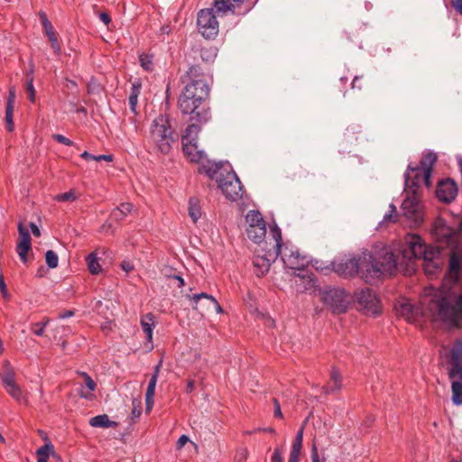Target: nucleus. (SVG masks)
<instances>
[{
	"label": "nucleus",
	"mask_w": 462,
	"mask_h": 462,
	"mask_svg": "<svg viewBox=\"0 0 462 462\" xmlns=\"http://www.w3.org/2000/svg\"><path fill=\"white\" fill-rule=\"evenodd\" d=\"M460 230L447 225L445 219L438 217L433 224L432 234L441 247H451L447 278L453 283L459 282L462 276V250L457 248V241L462 236ZM429 310L441 322L453 328H462V291L435 294L429 303Z\"/></svg>",
	"instance_id": "f257e3e1"
},
{
	"label": "nucleus",
	"mask_w": 462,
	"mask_h": 462,
	"mask_svg": "<svg viewBox=\"0 0 462 462\" xmlns=\"http://www.w3.org/2000/svg\"><path fill=\"white\" fill-rule=\"evenodd\" d=\"M205 78L198 65L189 68L182 79L186 86L178 100L181 113L189 115L190 120L197 122L189 125L181 135L183 153L194 162H200L204 157V152L198 150V136L201 130L200 125L210 119L209 108L204 105L210 90Z\"/></svg>",
	"instance_id": "f03ea898"
},
{
	"label": "nucleus",
	"mask_w": 462,
	"mask_h": 462,
	"mask_svg": "<svg viewBox=\"0 0 462 462\" xmlns=\"http://www.w3.org/2000/svg\"><path fill=\"white\" fill-rule=\"evenodd\" d=\"M179 134L168 114H159L151 123L145 143L150 153L169 155L173 144L179 141Z\"/></svg>",
	"instance_id": "7ed1b4c3"
},
{
	"label": "nucleus",
	"mask_w": 462,
	"mask_h": 462,
	"mask_svg": "<svg viewBox=\"0 0 462 462\" xmlns=\"http://www.w3.org/2000/svg\"><path fill=\"white\" fill-rule=\"evenodd\" d=\"M199 172L216 180L217 187L228 200L237 201L243 198V185L229 162L208 161L199 167Z\"/></svg>",
	"instance_id": "20e7f679"
},
{
	"label": "nucleus",
	"mask_w": 462,
	"mask_h": 462,
	"mask_svg": "<svg viewBox=\"0 0 462 462\" xmlns=\"http://www.w3.org/2000/svg\"><path fill=\"white\" fill-rule=\"evenodd\" d=\"M451 383L452 402L462 404V338L456 339L444 355Z\"/></svg>",
	"instance_id": "39448f33"
},
{
	"label": "nucleus",
	"mask_w": 462,
	"mask_h": 462,
	"mask_svg": "<svg viewBox=\"0 0 462 462\" xmlns=\"http://www.w3.org/2000/svg\"><path fill=\"white\" fill-rule=\"evenodd\" d=\"M365 266V282L374 283L385 274H393L396 273L397 264L393 253L385 252L378 259L374 258L370 253V258L364 263Z\"/></svg>",
	"instance_id": "423d86ee"
},
{
	"label": "nucleus",
	"mask_w": 462,
	"mask_h": 462,
	"mask_svg": "<svg viewBox=\"0 0 462 462\" xmlns=\"http://www.w3.org/2000/svg\"><path fill=\"white\" fill-rule=\"evenodd\" d=\"M369 258L370 253L365 252L352 257H343L331 263L332 270L343 278H353L361 272L362 278L365 280V266H364V263Z\"/></svg>",
	"instance_id": "0eeeda50"
},
{
	"label": "nucleus",
	"mask_w": 462,
	"mask_h": 462,
	"mask_svg": "<svg viewBox=\"0 0 462 462\" xmlns=\"http://www.w3.org/2000/svg\"><path fill=\"white\" fill-rule=\"evenodd\" d=\"M228 12H218L214 5L210 8L201 9L197 15L199 32L207 40L215 39L219 32L217 17L225 16Z\"/></svg>",
	"instance_id": "6e6552de"
},
{
	"label": "nucleus",
	"mask_w": 462,
	"mask_h": 462,
	"mask_svg": "<svg viewBox=\"0 0 462 462\" xmlns=\"http://www.w3.org/2000/svg\"><path fill=\"white\" fill-rule=\"evenodd\" d=\"M408 196L403 199L401 210L402 215L412 225H420L423 222L424 212L420 201V193L412 191L407 193Z\"/></svg>",
	"instance_id": "1a4fd4ad"
},
{
	"label": "nucleus",
	"mask_w": 462,
	"mask_h": 462,
	"mask_svg": "<svg viewBox=\"0 0 462 462\" xmlns=\"http://www.w3.org/2000/svg\"><path fill=\"white\" fill-rule=\"evenodd\" d=\"M322 302L334 313H345L348 308L346 291L338 288H329L321 293Z\"/></svg>",
	"instance_id": "9d476101"
},
{
	"label": "nucleus",
	"mask_w": 462,
	"mask_h": 462,
	"mask_svg": "<svg viewBox=\"0 0 462 462\" xmlns=\"http://www.w3.org/2000/svg\"><path fill=\"white\" fill-rule=\"evenodd\" d=\"M356 301L365 314L378 315L381 312L380 300L375 291L370 288H364L356 292Z\"/></svg>",
	"instance_id": "9b49d317"
},
{
	"label": "nucleus",
	"mask_w": 462,
	"mask_h": 462,
	"mask_svg": "<svg viewBox=\"0 0 462 462\" xmlns=\"http://www.w3.org/2000/svg\"><path fill=\"white\" fill-rule=\"evenodd\" d=\"M280 255L284 265L292 270H304L310 263L309 257L293 246L285 245Z\"/></svg>",
	"instance_id": "f8f14e48"
},
{
	"label": "nucleus",
	"mask_w": 462,
	"mask_h": 462,
	"mask_svg": "<svg viewBox=\"0 0 462 462\" xmlns=\"http://www.w3.org/2000/svg\"><path fill=\"white\" fill-rule=\"evenodd\" d=\"M217 55V49L214 46H205L200 49H192L190 52L186 56L188 63L190 64L189 68L194 65H198L200 70L205 74L207 83L208 76L205 71L201 69L199 63H198V58L207 64H211Z\"/></svg>",
	"instance_id": "ddd939ff"
},
{
	"label": "nucleus",
	"mask_w": 462,
	"mask_h": 462,
	"mask_svg": "<svg viewBox=\"0 0 462 462\" xmlns=\"http://www.w3.org/2000/svg\"><path fill=\"white\" fill-rule=\"evenodd\" d=\"M19 241L16 245V252L23 263L28 262V253L32 251V238L29 230L23 222L18 223Z\"/></svg>",
	"instance_id": "4468645a"
},
{
	"label": "nucleus",
	"mask_w": 462,
	"mask_h": 462,
	"mask_svg": "<svg viewBox=\"0 0 462 462\" xmlns=\"http://www.w3.org/2000/svg\"><path fill=\"white\" fill-rule=\"evenodd\" d=\"M404 179L407 193H412V191L420 193V189L422 184V169L420 163L416 166L410 163L404 173Z\"/></svg>",
	"instance_id": "2eb2a0df"
},
{
	"label": "nucleus",
	"mask_w": 462,
	"mask_h": 462,
	"mask_svg": "<svg viewBox=\"0 0 462 462\" xmlns=\"http://www.w3.org/2000/svg\"><path fill=\"white\" fill-rule=\"evenodd\" d=\"M5 366L6 370L4 374H0V377L6 392L15 400L22 399V390L14 381V372L8 361H5Z\"/></svg>",
	"instance_id": "dca6fc26"
},
{
	"label": "nucleus",
	"mask_w": 462,
	"mask_h": 462,
	"mask_svg": "<svg viewBox=\"0 0 462 462\" xmlns=\"http://www.w3.org/2000/svg\"><path fill=\"white\" fill-rule=\"evenodd\" d=\"M457 193V186L453 180L445 179L438 182L436 196L440 201L450 203L455 199Z\"/></svg>",
	"instance_id": "f3484780"
},
{
	"label": "nucleus",
	"mask_w": 462,
	"mask_h": 462,
	"mask_svg": "<svg viewBox=\"0 0 462 462\" xmlns=\"http://www.w3.org/2000/svg\"><path fill=\"white\" fill-rule=\"evenodd\" d=\"M280 254L274 251H268L263 255H254L253 264L255 268V274L258 277L263 276L270 270L272 263H273Z\"/></svg>",
	"instance_id": "a211bd4d"
},
{
	"label": "nucleus",
	"mask_w": 462,
	"mask_h": 462,
	"mask_svg": "<svg viewBox=\"0 0 462 462\" xmlns=\"http://www.w3.org/2000/svg\"><path fill=\"white\" fill-rule=\"evenodd\" d=\"M442 249L441 245L432 246L426 245L425 254L422 256L424 261L423 268L426 273H434L435 270L439 268V264L436 260H438Z\"/></svg>",
	"instance_id": "6ab92c4d"
},
{
	"label": "nucleus",
	"mask_w": 462,
	"mask_h": 462,
	"mask_svg": "<svg viewBox=\"0 0 462 462\" xmlns=\"http://www.w3.org/2000/svg\"><path fill=\"white\" fill-rule=\"evenodd\" d=\"M437 161V153L431 151L423 153L420 159V166L422 169V183H424L427 188L431 187L430 179L433 171V167L436 164Z\"/></svg>",
	"instance_id": "aec40b11"
},
{
	"label": "nucleus",
	"mask_w": 462,
	"mask_h": 462,
	"mask_svg": "<svg viewBox=\"0 0 462 462\" xmlns=\"http://www.w3.org/2000/svg\"><path fill=\"white\" fill-rule=\"evenodd\" d=\"M406 243L409 247V253L414 259H422L425 254L426 243L422 240L421 236L416 234L410 235L406 238Z\"/></svg>",
	"instance_id": "412c9836"
},
{
	"label": "nucleus",
	"mask_w": 462,
	"mask_h": 462,
	"mask_svg": "<svg viewBox=\"0 0 462 462\" xmlns=\"http://www.w3.org/2000/svg\"><path fill=\"white\" fill-rule=\"evenodd\" d=\"M342 388V375L339 370L333 366L330 370L328 383L322 387L323 393L326 394L333 393L340 391Z\"/></svg>",
	"instance_id": "4be33fe9"
},
{
	"label": "nucleus",
	"mask_w": 462,
	"mask_h": 462,
	"mask_svg": "<svg viewBox=\"0 0 462 462\" xmlns=\"http://www.w3.org/2000/svg\"><path fill=\"white\" fill-rule=\"evenodd\" d=\"M141 327L146 335V340L150 344L149 350L153 348L152 344V330L155 328V316L153 313L149 312L141 318Z\"/></svg>",
	"instance_id": "5701e85b"
},
{
	"label": "nucleus",
	"mask_w": 462,
	"mask_h": 462,
	"mask_svg": "<svg viewBox=\"0 0 462 462\" xmlns=\"http://www.w3.org/2000/svg\"><path fill=\"white\" fill-rule=\"evenodd\" d=\"M245 0H214V5L218 12L231 11L232 14H244L248 9L244 12L236 10L244 3Z\"/></svg>",
	"instance_id": "b1692460"
},
{
	"label": "nucleus",
	"mask_w": 462,
	"mask_h": 462,
	"mask_svg": "<svg viewBox=\"0 0 462 462\" xmlns=\"http://www.w3.org/2000/svg\"><path fill=\"white\" fill-rule=\"evenodd\" d=\"M246 235L248 238L254 243L262 242L266 235L265 224H262V226L253 225L252 226H248L246 228Z\"/></svg>",
	"instance_id": "393cba45"
},
{
	"label": "nucleus",
	"mask_w": 462,
	"mask_h": 462,
	"mask_svg": "<svg viewBox=\"0 0 462 462\" xmlns=\"http://www.w3.org/2000/svg\"><path fill=\"white\" fill-rule=\"evenodd\" d=\"M89 424L95 428H116L118 426V422L110 420L106 414L97 415L90 419Z\"/></svg>",
	"instance_id": "a878e982"
},
{
	"label": "nucleus",
	"mask_w": 462,
	"mask_h": 462,
	"mask_svg": "<svg viewBox=\"0 0 462 462\" xmlns=\"http://www.w3.org/2000/svg\"><path fill=\"white\" fill-rule=\"evenodd\" d=\"M132 209L133 205L131 203H121L117 208L113 209L110 217L116 222L123 221Z\"/></svg>",
	"instance_id": "bb28decb"
},
{
	"label": "nucleus",
	"mask_w": 462,
	"mask_h": 462,
	"mask_svg": "<svg viewBox=\"0 0 462 462\" xmlns=\"http://www.w3.org/2000/svg\"><path fill=\"white\" fill-rule=\"evenodd\" d=\"M33 73H34V66L31 65L29 71L26 73V81H25V89L28 94V99L34 103L36 99V91L33 87Z\"/></svg>",
	"instance_id": "cd10ccee"
},
{
	"label": "nucleus",
	"mask_w": 462,
	"mask_h": 462,
	"mask_svg": "<svg viewBox=\"0 0 462 462\" xmlns=\"http://www.w3.org/2000/svg\"><path fill=\"white\" fill-rule=\"evenodd\" d=\"M142 83L139 80L132 83L130 96H129V106L130 109L134 114H136V106L138 101V97L141 93Z\"/></svg>",
	"instance_id": "c85d7f7f"
},
{
	"label": "nucleus",
	"mask_w": 462,
	"mask_h": 462,
	"mask_svg": "<svg viewBox=\"0 0 462 462\" xmlns=\"http://www.w3.org/2000/svg\"><path fill=\"white\" fill-rule=\"evenodd\" d=\"M189 216L194 223H196L201 217V207L197 198H190L189 199Z\"/></svg>",
	"instance_id": "c756f323"
},
{
	"label": "nucleus",
	"mask_w": 462,
	"mask_h": 462,
	"mask_svg": "<svg viewBox=\"0 0 462 462\" xmlns=\"http://www.w3.org/2000/svg\"><path fill=\"white\" fill-rule=\"evenodd\" d=\"M86 262H87L88 269L91 274L95 275V274H98L99 273H101L102 268L99 263L97 254L96 252L90 253L86 257Z\"/></svg>",
	"instance_id": "7c9ffc66"
},
{
	"label": "nucleus",
	"mask_w": 462,
	"mask_h": 462,
	"mask_svg": "<svg viewBox=\"0 0 462 462\" xmlns=\"http://www.w3.org/2000/svg\"><path fill=\"white\" fill-rule=\"evenodd\" d=\"M271 235L273 236V239L275 241L274 249L273 251H274L275 253H278L279 254H282V250L284 248L285 245H288L284 244L282 242V231L278 227L277 225H274L271 228Z\"/></svg>",
	"instance_id": "2f4dec72"
},
{
	"label": "nucleus",
	"mask_w": 462,
	"mask_h": 462,
	"mask_svg": "<svg viewBox=\"0 0 462 462\" xmlns=\"http://www.w3.org/2000/svg\"><path fill=\"white\" fill-rule=\"evenodd\" d=\"M51 453H54V447L51 443H46L36 451L37 462H48Z\"/></svg>",
	"instance_id": "473e14b6"
},
{
	"label": "nucleus",
	"mask_w": 462,
	"mask_h": 462,
	"mask_svg": "<svg viewBox=\"0 0 462 462\" xmlns=\"http://www.w3.org/2000/svg\"><path fill=\"white\" fill-rule=\"evenodd\" d=\"M39 17L42 25L43 32L46 36L56 33L54 27L48 19L47 14L43 11L39 12Z\"/></svg>",
	"instance_id": "72a5a7b5"
},
{
	"label": "nucleus",
	"mask_w": 462,
	"mask_h": 462,
	"mask_svg": "<svg viewBox=\"0 0 462 462\" xmlns=\"http://www.w3.org/2000/svg\"><path fill=\"white\" fill-rule=\"evenodd\" d=\"M246 222L248 223V226H252L253 225H260L265 224L262 214L257 210H251L247 213L245 217Z\"/></svg>",
	"instance_id": "f704fd0d"
},
{
	"label": "nucleus",
	"mask_w": 462,
	"mask_h": 462,
	"mask_svg": "<svg viewBox=\"0 0 462 462\" xmlns=\"http://www.w3.org/2000/svg\"><path fill=\"white\" fill-rule=\"evenodd\" d=\"M141 67L146 71H152L154 69L153 56L152 54L142 53L139 55Z\"/></svg>",
	"instance_id": "c9c22d12"
},
{
	"label": "nucleus",
	"mask_w": 462,
	"mask_h": 462,
	"mask_svg": "<svg viewBox=\"0 0 462 462\" xmlns=\"http://www.w3.org/2000/svg\"><path fill=\"white\" fill-rule=\"evenodd\" d=\"M186 297L189 300L193 301L194 305L192 307L194 310H198L197 305L199 303V300L201 299L207 300L209 304H211L213 301L216 302V298L210 294L206 293V292L197 293V294H193V295L188 294Z\"/></svg>",
	"instance_id": "e433bc0d"
},
{
	"label": "nucleus",
	"mask_w": 462,
	"mask_h": 462,
	"mask_svg": "<svg viewBox=\"0 0 462 462\" xmlns=\"http://www.w3.org/2000/svg\"><path fill=\"white\" fill-rule=\"evenodd\" d=\"M45 261L49 268L54 269L58 266L59 257L54 251L48 250L45 253Z\"/></svg>",
	"instance_id": "4c0bfd02"
},
{
	"label": "nucleus",
	"mask_w": 462,
	"mask_h": 462,
	"mask_svg": "<svg viewBox=\"0 0 462 462\" xmlns=\"http://www.w3.org/2000/svg\"><path fill=\"white\" fill-rule=\"evenodd\" d=\"M50 43H51V46L54 51V53L57 55V56H60L61 54V44L59 41V35L58 33H54V34H51V35H48L47 36Z\"/></svg>",
	"instance_id": "58836bf2"
},
{
	"label": "nucleus",
	"mask_w": 462,
	"mask_h": 462,
	"mask_svg": "<svg viewBox=\"0 0 462 462\" xmlns=\"http://www.w3.org/2000/svg\"><path fill=\"white\" fill-rule=\"evenodd\" d=\"M77 199L76 193L73 189L67 192L60 193L55 196V200L58 202L74 201Z\"/></svg>",
	"instance_id": "ea45409f"
},
{
	"label": "nucleus",
	"mask_w": 462,
	"mask_h": 462,
	"mask_svg": "<svg viewBox=\"0 0 462 462\" xmlns=\"http://www.w3.org/2000/svg\"><path fill=\"white\" fill-rule=\"evenodd\" d=\"M14 107H5V122L6 129L8 132H13L14 129V124L13 120Z\"/></svg>",
	"instance_id": "a19ab883"
},
{
	"label": "nucleus",
	"mask_w": 462,
	"mask_h": 462,
	"mask_svg": "<svg viewBox=\"0 0 462 462\" xmlns=\"http://www.w3.org/2000/svg\"><path fill=\"white\" fill-rule=\"evenodd\" d=\"M52 138L53 140H55L56 142L60 143H62L66 146H74L75 145V143L67 138L66 136L60 134H55L52 135Z\"/></svg>",
	"instance_id": "79ce46f5"
},
{
	"label": "nucleus",
	"mask_w": 462,
	"mask_h": 462,
	"mask_svg": "<svg viewBox=\"0 0 462 462\" xmlns=\"http://www.w3.org/2000/svg\"><path fill=\"white\" fill-rule=\"evenodd\" d=\"M361 134V131L360 130L356 131L355 127L347 128L346 131L344 134V137H345L346 142L352 143L353 139L357 141L358 137L357 136H356V137L354 136L355 134Z\"/></svg>",
	"instance_id": "37998d69"
},
{
	"label": "nucleus",
	"mask_w": 462,
	"mask_h": 462,
	"mask_svg": "<svg viewBox=\"0 0 462 462\" xmlns=\"http://www.w3.org/2000/svg\"><path fill=\"white\" fill-rule=\"evenodd\" d=\"M31 330L34 335L42 337L45 331L44 324H42L41 322L32 323L31 325Z\"/></svg>",
	"instance_id": "c03bdc74"
},
{
	"label": "nucleus",
	"mask_w": 462,
	"mask_h": 462,
	"mask_svg": "<svg viewBox=\"0 0 462 462\" xmlns=\"http://www.w3.org/2000/svg\"><path fill=\"white\" fill-rule=\"evenodd\" d=\"M157 379L155 377H151L150 380H149V383H148V386H147V389H146V393H145V396H153L154 397V394H155V388H156V384H157Z\"/></svg>",
	"instance_id": "a18cd8bd"
},
{
	"label": "nucleus",
	"mask_w": 462,
	"mask_h": 462,
	"mask_svg": "<svg viewBox=\"0 0 462 462\" xmlns=\"http://www.w3.org/2000/svg\"><path fill=\"white\" fill-rule=\"evenodd\" d=\"M16 98V90L14 87H11L8 90L6 107H14Z\"/></svg>",
	"instance_id": "49530a36"
},
{
	"label": "nucleus",
	"mask_w": 462,
	"mask_h": 462,
	"mask_svg": "<svg viewBox=\"0 0 462 462\" xmlns=\"http://www.w3.org/2000/svg\"><path fill=\"white\" fill-rule=\"evenodd\" d=\"M400 312L402 315L409 317L413 313V305L410 302L402 303L400 306Z\"/></svg>",
	"instance_id": "de8ad7c7"
},
{
	"label": "nucleus",
	"mask_w": 462,
	"mask_h": 462,
	"mask_svg": "<svg viewBox=\"0 0 462 462\" xmlns=\"http://www.w3.org/2000/svg\"><path fill=\"white\" fill-rule=\"evenodd\" d=\"M81 375L84 377L85 384L88 387V389L90 392H93L97 387V384L94 382V380L90 377V375H88V374H87L85 372L81 373Z\"/></svg>",
	"instance_id": "09e8293b"
},
{
	"label": "nucleus",
	"mask_w": 462,
	"mask_h": 462,
	"mask_svg": "<svg viewBox=\"0 0 462 462\" xmlns=\"http://www.w3.org/2000/svg\"><path fill=\"white\" fill-rule=\"evenodd\" d=\"M271 462H283L282 451L280 447H276L271 457Z\"/></svg>",
	"instance_id": "8fccbe9b"
},
{
	"label": "nucleus",
	"mask_w": 462,
	"mask_h": 462,
	"mask_svg": "<svg viewBox=\"0 0 462 462\" xmlns=\"http://www.w3.org/2000/svg\"><path fill=\"white\" fill-rule=\"evenodd\" d=\"M273 405H274V411H273L274 417L275 418H279V419H282L283 415H282V410H281V405H280V402H279L278 399L273 398Z\"/></svg>",
	"instance_id": "3c124183"
},
{
	"label": "nucleus",
	"mask_w": 462,
	"mask_h": 462,
	"mask_svg": "<svg viewBox=\"0 0 462 462\" xmlns=\"http://www.w3.org/2000/svg\"><path fill=\"white\" fill-rule=\"evenodd\" d=\"M247 457H248V450H247V448H244L237 450L236 459L238 462H242V461L246 460Z\"/></svg>",
	"instance_id": "603ef678"
},
{
	"label": "nucleus",
	"mask_w": 462,
	"mask_h": 462,
	"mask_svg": "<svg viewBox=\"0 0 462 462\" xmlns=\"http://www.w3.org/2000/svg\"><path fill=\"white\" fill-rule=\"evenodd\" d=\"M363 77L362 76H356L354 78V79L352 80V83H351V88L353 89H358V90H361L363 88V86L362 84L360 83V81L362 80Z\"/></svg>",
	"instance_id": "864d4df0"
},
{
	"label": "nucleus",
	"mask_w": 462,
	"mask_h": 462,
	"mask_svg": "<svg viewBox=\"0 0 462 462\" xmlns=\"http://www.w3.org/2000/svg\"><path fill=\"white\" fill-rule=\"evenodd\" d=\"M154 404V397L153 396H145V411L149 413L153 407Z\"/></svg>",
	"instance_id": "5fc2aeb1"
},
{
	"label": "nucleus",
	"mask_w": 462,
	"mask_h": 462,
	"mask_svg": "<svg viewBox=\"0 0 462 462\" xmlns=\"http://www.w3.org/2000/svg\"><path fill=\"white\" fill-rule=\"evenodd\" d=\"M162 358L160 359V361L158 362V364L154 366L153 368V372L151 375V377H155L157 380H158V377H159V374H160V372H161V368L162 366Z\"/></svg>",
	"instance_id": "6e6d98bb"
},
{
	"label": "nucleus",
	"mask_w": 462,
	"mask_h": 462,
	"mask_svg": "<svg viewBox=\"0 0 462 462\" xmlns=\"http://www.w3.org/2000/svg\"><path fill=\"white\" fill-rule=\"evenodd\" d=\"M162 358L160 359V361L158 362V364L154 366L153 368V372L151 375V377H155L157 380H158V377H159V374H160V372H161V368L162 366Z\"/></svg>",
	"instance_id": "4d7b16f0"
},
{
	"label": "nucleus",
	"mask_w": 462,
	"mask_h": 462,
	"mask_svg": "<svg viewBox=\"0 0 462 462\" xmlns=\"http://www.w3.org/2000/svg\"><path fill=\"white\" fill-rule=\"evenodd\" d=\"M398 218H399V215L398 214H393V213H388V214H385L384 217H383V221L385 222H397L398 221Z\"/></svg>",
	"instance_id": "13d9d810"
},
{
	"label": "nucleus",
	"mask_w": 462,
	"mask_h": 462,
	"mask_svg": "<svg viewBox=\"0 0 462 462\" xmlns=\"http://www.w3.org/2000/svg\"><path fill=\"white\" fill-rule=\"evenodd\" d=\"M98 17L106 25H108L111 23V17L106 12L99 13Z\"/></svg>",
	"instance_id": "bf43d9fd"
},
{
	"label": "nucleus",
	"mask_w": 462,
	"mask_h": 462,
	"mask_svg": "<svg viewBox=\"0 0 462 462\" xmlns=\"http://www.w3.org/2000/svg\"><path fill=\"white\" fill-rule=\"evenodd\" d=\"M74 315H75V311L73 310H68L60 312L58 315V318L64 319L73 317Z\"/></svg>",
	"instance_id": "052dcab7"
},
{
	"label": "nucleus",
	"mask_w": 462,
	"mask_h": 462,
	"mask_svg": "<svg viewBox=\"0 0 462 462\" xmlns=\"http://www.w3.org/2000/svg\"><path fill=\"white\" fill-rule=\"evenodd\" d=\"M172 280L177 282L178 288H182L185 285L184 279L179 273L173 274Z\"/></svg>",
	"instance_id": "680f3d73"
},
{
	"label": "nucleus",
	"mask_w": 462,
	"mask_h": 462,
	"mask_svg": "<svg viewBox=\"0 0 462 462\" xmlns=\"http://www.w3.org/2000/svg\"><path fill=\"white\" fill-rule=\"evenodd\" d=\"M120 266H121V268H122L125 272H126V273H129V272H131V271H133V270H134V265H133V263H132L131 262H129V261H124V262H122V263H121V264H120Z\"/></svg>",
	"instance_id": "e2e57ef3"
},
{
	"label": "nucleus",
	"mask_w": 462,
	"mask_h": 462,
	"mask_svg": "<svg viewBox=\"0 0 462 462\" xmlns=\"http://www.w3.org/2000/svg\"><path fill=\"white\" fill-rule=\"evenodd\" d=\"M303 430H304V425L301 426V428L298 430L296 437L294 439V443H301L303 442Z\"/></svg>",
	"instance_id": "0e129e2a"
},
{
	"label": "nucleus",
	"mask_w": 462,
	"mask_h": 462,
	"mask_svg": "<svg viewBox=\"0 0 462 462\" xmlns=\"http://www.w3.org/2000/svg\"><path fill=\"white\" fill-rule=\"evenodd\" d=\"M311 462H319L318 448L315 445L311 448Z\"/></svg>",
	"instance_id": "69168bd1"
},
{
	"label": "nucleus",
	"mask_w": 462,
	"mask_h": 462,
	"mask_svg": "<svg viewBox=\"0 0 462 462\" xmlns=\"http://www.w3.org/2000/svg\"><path fill=\"white\" fill-rule=\"evenodd\" d=\"M452 5L454 9L462 15V0H453Z\"/></svg>",
	"instance_id": "338daca9"
},
{
	"label": "nucleus",
	"mask_w": 462,
	"mask_h": 462,
	"mask_svg": "<svg viewBox=\"0 0 462 462\" xmlns=\"http://www.w3.org/2000/svg\"><path fill=\"white\" fill-rule=\"evenodd\" d=\"M300 452L291 450L290 457L288 462H299L300 461Z\"/></svg>",
	"instance_id": "774afa93"
}]
</instances>
